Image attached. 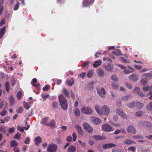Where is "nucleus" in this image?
Here are the masks:
<instances>
[{"label": "nucleus", "instance_id": "nucleus-1", "mask_svg": "<svg viewBox=\"0 0 152 152\" xmlns=\"http://www.w3.org/2000/svg\"><path fill=\"white\" fill-rule=\"evenodd\" d=\"M59 101L60 105L64 110H66L67 108V103L66 99L63 95L59 96Z\"/></svg>", "mask_w": 152, "mask_h": 152}, {"label": "nucleus", "instance_id": "nucleus-2", "mask_svg": "<svg viewBox=\"0 0 152 152\" xmlns=\"http://www.w3.org/2000/svg\"><path fill=\"white\" fill-rule=\"evenodd\" d=\"M57 150L58 146L56 144L54 143L49 144L47 149L48 152H56Z\"/></svg>", "mask_w": 152, "mask_h": 152}, {"label": "nucleus", "instance_id": "nucleus-3", "mask_svg": "<svg viewBox=\"0 0 152 152\" xmlns=\"http://www.w3.org/2000/svg\"><path fill=\"white\" fill-rule=\"evenodd\" d=\"M97 92L98 94L102 98L106 97V92L105 89L103 88H97Z\"/></svg>", "mask_w": 152, "mask_h": 152}, {"label": "nucleus", "instance_id": "nucleus-4", "mask_svg": "<svg viewBox=\"0 0 152 152\" xmlns=\"http://www.w3.org/2000/svg\"><path fill=\"white\" fill-rule=\"evenodd\" d=\"M81 111L83 113L85 114H91L93 112V110L90 107L86 106H83Z\"/></svg>", "mask_w": 152, "mask_h": 152}, {"label": "nucleus", "instance_id": "nucleus-5", "mask_svg": "<svg viewBox=\"0 0 152 152\" xmlns=\"http://www.w3.org/2000/svg\"><path fill=\"white\" fill-rule=\"evenodd\" d=\"M102 129L104 131L110 132L114 131L113 127L108 124H105L102 126Z\"/></svg>", "mask_w": 152, "mask_h": 152}, {"label": "nucleus", "instance_id": "nucleus-6", "mask_svg": "<svg viewBox=\"0 0 152 152\" xmlns=\"http://www.w3.org/2000/svg\"><path fill=\"white\" fill-rule=\"evenodd\" d=\"M84 129L90 133H92L93 132V128L87 123H84L83 124Z\"/></svg>", "mask_w": 152, "mask_h": 152}, {"label": "nucleus", "instance_id": "nucleus-7", "mask_svg": "<svg viewBox=\"0 0 152 152\" xmlns=\"http://www.w3.org/2000/svg\"><path fill=\"white\" fill-rule=\"evenodd\" d=\"M129 78L134 81H136L139 78V76L138 74L132 73L129 76Z\"/></svg>", "mask_w": 152, "mask_h": 152}, {"label": "nucleus", "instance_id": "nucleus-8", "mask_svg": "<svg viewBox=\"0 0 152 152\" xmlns=\"http://www.w3.org/2000/svg\"><path fill=\"white\" fill-rule=\"evenodd\" d=\"M143 125L145 129L148 128V130L150 132H152V124L149 122H145L143 123Z\"/></svg>", "mask_w": 152, "mask_h": 152}, {"label": "nucleus", "instance_id": "nucleus-9", "mask_svg": "<svg viewBox=\"0 0 152 152\" xmlns=\"http://www.w3.org/2000/svg\"><path fill=\"white\" fill-rule=\"evenodd\" d=\"M127 132L130 133L132 134H134L136 133V130L134 127L132 125H130L128 128L127 129Z\"/></svg>", "mask_w": 152, "mask_h": 152}, {"label": "nucleus", "instance_id": "nucleus-10", "mask_svg": "<svg viewBox=\"0 0 152 152\" xmlns=\"http://www.w3.org/2000/svg\"><path fill=\"white\" fill-rule=\"evenodd\" d=\"M94 0H84L83 2V6L84 7H87L92 3H93Z\"/></svg>", "mask_w": 152, "mask_h": 152}, {"label": "nucleus", "instance_id": "nucleus-11", "mask_svg": "<svg viewBox=\"0 0 152 152\" xmlns=\"http://www.w3.org/2000/svg\"><path fill=\"white\" fill-rule=\"evenodd\" d=\"M91 120L93 123L97 125L99 124L102 122V121L101 119L96 117L92 118Z\"/></svg>", "mask_w": 152, "mask_h": 152}, {"label": "nucleus", "instance_id": "nucleus-12", "mask_svg": "<svg viewBox=\"0 0 152 152\" xmlns=\"http://www.w3.org/2000/svg\"><path fill=\"white\" fill-rule=\"evenodd\" d=\"M75 128L77 130L78 133L81 136H83L84 134V132L82 128L78 125L75 126Z\"/></svg>", "mask_w": 152, "mask_h": 152}, {"label": "nucleus", "instance_id": "nucleus-13", "mask_svg": "<svg viewBox=\"0 0 152 152\" xmlns=\"http://www.w3.org/2000/svg\"><path fill=\"white\" fill-rule=\"evenodd\" d=\"M93 138L97 140H101L106 139V137L104 136H100L99 135H95L93 136Z\"/></svg>", "mask_w": 152, "mask_h": 152}, {"label": "nucleus", "instance_id": "nucleus-14", "mask_svg": "<svg viewBox=\"0 0 152 152\" xmlns=\"http://www.w3.org/2000/svg\"><path fill=\"white\" fill-rule=\"evenodd\" d=\"M103 67L105 69L109 71H112L113 69V65L110 63H108L107 65H104Z\"/></svg>", "mask_w": 152, "mask_h": 152}, {"label": "nucleus", "instance_id": "nucleus-15", "mask_svg": "<svg viewBox=\"0 0 152 152\" xmlns=\"http://www.w3.org/2000/svg\"><path fill=\"white\" fill-rule=\"evenodd\" d=\"M102 109H103V112L105 114H109L110 112V109L106 105L102 106Z\"/></svg>", "mask_w": 152, "mask_h": 152}, {"label": "nucleus", "instance_id": "nucleus-16", "mask_svg": "<svg viewBox=\"0 0 152 152\" xmlns=\"http://www.w3.org/2000/svg\"><path fill=\"white\" fill-rule=\"evenodd\" d=\"M116 146V145L112 143H108L103 145L102 147L104 149H107Z\"/></svg>", "mask_w": 152, "mask_h": 152}, {"label": "nucleus", "instance_id": "nucleus-17", "mask_svg": "<svg viewBox=\"0 0 152 152\" xmlns=\"http://www.w3.org/2000/svg\"><path fill=\"white\" fill-rule=\"evenodd\" d=\"M97 72L99 77H102L104 75V71L102 69L99 68L97 70Z\"/></svg>", "mask_w": 152, "mask_h": 152}, {"label": "nucleus", "instance_id": "nucleus-18", "mask_svg": "<svg viewBox=\"0 0 152 152\" xmlns=\"http://www.w3.org/2000/svg\"><path fill=\"white\" fill-rule=\"evenodd\" d=\"M126 105L128 107L130 108H133L136 107V102H129Z\"/></svg>", "mask_w": 152, "mask_h": 152}, {"label": "nucleus", "instance_id": "nucleus-19", "mask_svg": "<svg viewBox=\"0 0 152 152\" xmlns=\"http://www.w3.org/2000/svg\"><path fill=\"white\" fill-rule=\"evenodd\" d=\"M112 53L115 56H121L123 55L122 53L119 49H116L115 51H113L112 52Z\"/></svg>", "mask_w": 152, "mask_h": 152}, {"label": "nucleus", "instance_id": "nucleus-20", "mask_svg": "<svg viewBox=\"0 0 152 152\" xmlns=\"http://www.w3.org/2000/svg\"><path fill=\"white\" fill-rule=\"evenodd\" d=\"M128 68L130 69L129 70H127L126 69L124 70V73L126 74H128L132 73L134 71V69L131 66H128Z\"/></svg>", "mask_w": 152, "mask_h": 152}, {"label": "nucleus", "instance_id": "nucleus-21", "mask_svg": "<svg viewBox=\"0 0 152 152\" xmlns=\"http://www.w3.org/2000/svg\"><path fill=\"white\" fill-rule=\"evenodd\" d=\"M76 150V148L75 147L71 145L70 146L67 150L68 152H75Z\"/></svg>", "mask_w": 152, "mask_h": 152}, {"label": "nucleus", "instance_id": "nucleus-22", "mask_svg": "<svg viewBox=\"0 0 152 152\" xmlns=\"http://www.w3.org/2000/svg\"><path fill=\"white\" fill-rule=\"evenodd\" d=\"M124 144L130 145L132 143H135L136 142L130 140H126L124 142Z\"/></svg>", "mask_w": 152, "mask_h": 152}, {"label": "nucleus", "instance_id": "nucleus-23", "mask_svg": "<svg viewBox=\"0 0 152 152\" xmlns=\"http://www.w3.org/2000/svg\"><path fill=\"white\" fill-rule=\"evenodd\" d=\"M55 125V123L53 120H51L47 123V126L51 127H53Z\"/></svg>", "mask_w": 152, "mask_h": 152}, {"label": "nucleus", "instance_id": "nucleus-24", "mask_svg": "<svg viewBox=\"0 0 152 152\" xmlns=\"http://www.w3.org/2000/svg\"><path fill=\"white\" fill-rule=\"evenodd\" d=\"M66 83L69 86H72L74 83V79L72 78L70 79L67 80L66 81Z\"/></svg>", "mask_w": 152, "mask_h": 152}, {"label": "nucleus", "instance_id": "nucleus-25", "mask_svg": "<svg viewBox=\"0 0 152 152\" xmlns=\"http://www.w3.org/2000/svg\"><path fill=\"white\" fill-rule=\"evenodd\" d=\"M101 60H98L95 61L94 63L93 64V66L94 67L96 68L101 65L102 64Z\"/></svg>", "mask_w": 152, "mask_h": 152}, {"label": "nucleus", "instance_id": "nucleus-26", "mask_svg": "<svg viewBox=\"0 0 152 152\" xmlns=\"http://www.w3.org/2000/svg\"><path fill=\"white\" fill-rule=\"evenodd\" d=\"M42 141L41 138L39 137H37L35 138V144L36 145H38L39 143Z\"/></svg>", "mask_w": 152, "mask_h": 152}, {"label": "nucleus", "instance_id": "nucleus-27", "mask_svg": "<svg viewBox=\"0 0 152 152\" xmlns=\"http://www.w3.org/2000/svg\"><path fill=\"white\" fill-rule=\"evenodd\" d=\"M131 96V95L130 94H127L125 96H122L121 99L123 101H127L130 97Z\"/></svg>", "mask_w": 152, "mask_h": 152}, {"label": "nucleus", "instance_id": "nucleus-28", "mask_svg": "<svg viewBox=\"0 0 152 152\" xmlns=\"http://www.w3.org/2000/svg\"><path fill=\"white\" fill-rule=\"evenodd\" d=\"M142 76L146 77L151 79L152 78V74L151 73H145L142 75Z\"/></svg>", "mask_w": 152, "mask_h": 152}, {"label": "nucleus", "instance_id": "nucleus-29", "mask_svg": "<svg viewBox=\"0 0 152 152\" xmlns=\"http://www.w3.org/2000/svg\"><path fill=\"white\" fill-rule=\"evenodd\" d=\"M51 106L53 109L57 108L58 107V102L56 101H54L52 102Z\"/></svg>", "mask_w": 152, "mask_h": 152}, {"label": "nucleus", "instance_id": "nucleus-30", "mask_svg": "<svg viewBox=\"0 0 152 152\" xmlns=\"http://www.w3.org/2000/svg\"><path fill=\"white\" fill-rule=\"evenodd\" d=\"M143 106V104L141 102L138 101H136V107L138 109H140Z\"/></svg>", "mask_w": 152, "mask_h": 152}, {"label": "nucleus", "instance_id": "nucleus-31", "mask_svg": "<svg viewBox=\"0 0 152 152\" xmlns=\"http://www.w3.org/2000/svg\"><path fill=\"white\" fill-rule=\"evenodd\" d=\"M63 91L64 95L66 96L68 98L70 97V95L69 93L66 89L65 88H63Z\"/></svg>", "mask_w": 152, "mask_h": 152}, {"label": "nucleus", "instance_id": "nucleus-32", "mask_svg": "<svg viewBox=\"0 0 152 152\" xmlns=\"http://www.w3.org/2000/svg\"><path fill=\"white\" fill-rule=\"evenodd\" d=\"M111 86L113 89H116L119 87V85L118 83L113 82L111 83Z\"/></svg>", "mask_w": 152, "mask_h": 152}, {"label": "nucleus", "instance_id": "nucleus-33", "mask_svg": "<svg viewBox=\"0 0 152 152\" xmlns=\"http://www.w3.org/2000/svg\"><path fill=\"white\" fill-rule=\"evenodd\" d=\"M18 144V143L16 140H13L10 142V146L13 148H15Z\"/></svg>", "mask_w": 152, "mask_h": 152}, {"label": "nucleus", "instance_id": "nucleus-34", "mask_svg": "<svg viewBox=\"0 0 152 152\" xmlns=\"http://www.w3.org/2000/svg\"><path fill=\"white\" fill-rule=\"evenodd\" d=\"M3 0H0V15H1L3 10Z\"/></svg>", "mask_w": 152, "mask_h": 152}, {"label": "nucleus", "instance_id": "nucleus-35", "mask_svg": "<svg viewBox=\"0 0 152 152\" xmlns=\"http://www.w3.org/2000/svg\"><path fill=\"white\" fill-rule=\"evenodd\" d=\"M10 103L11 106L13 105L15 103L14 98L13 96H11L10 98Z\"/></svg>", "mask_w": 152, "mask_h": 152}, {"label": "nucleus", "instance_id": "nucleus-36", "mask_svg": "<svg viewBox=\"0 0 152 152\" xmlns=\"http://www.w3.org/2000/svg\"><path fill=\"white\" fill-rule=\"evenodd\" d=\"M94 74V71L93 70H91L89 71L87 73V75L88 77L90 78L92 77Z\"/></svg>", "mask_w": 152, "mask_h": 152}, {"label": "nucleus", "instance_id": "nucleus-37", "mask_svg": "<svg viewBox=\"0 0 152 152\" xmlns=\"http://www.w3.org/2000/svg\"><path fill=\"white\" fill-rule=\"evenodd\" d=\"M148 82V80L145 78L142 79L141 80V84L144 85H146Z\"/></svg>", "mask_w": 152, "mask_h": 152}, {"label": "nucleus", "instance_id": "nucleus-38", "mask_svg": "<svg viewBox=\"0 0 152 152\" xmlns=\"http://www.w3.org/2000/svg\"><path fill=\"white\" fill-rule=\"evenodd\" d=\"M48 118L47 117H45L43 118L41 121V123L44 125L45 126H47V123H46L47 121L48 120Z\"/></svg>", "mask_w": 152, "mask_h": 152}, {"label": "nucleus", "instance_id": "nucleus-39", "mask_svg": "<svg viewBox=\"0 0 152 152\" xmlns=\"http://www.w3.org/2000/svg\"><path fill=\"white\" fill-rule=\"evenodd\" d=\"M10 83L9 82L7 81L5 83V89L6 91L7 92H9L10 91Z\"/></svg>", "mask_w": 152, "mask_h": 152}, {"label": "nucleus", "instance_id": "nucleus-40", "mask_svg": "<svg viewBox=\"0 0 152 152\" xmlns=\"http://www.w3.org/2000/svg\"><path fill=\"white\" fill-rule=\"evenodd\" d=\"M23 104L24 105V107L27 110H28L31 107V106L30 104V103H28L24 102L23 103Z\"/></svg>", "mask_w": 152, "mask_h": 152}, {"label": "nucleus", "instance_id": "nucleus-41", "mask_svg": "<svg viewBox=\"0 0 152 152\" xmlns=\"http://www.w3.org/2000/svg\"><path fill=\"white\" fill-rule=\"evenodd\" d=\"M95 109L96 111L98 114H99L100 113H101L102 110H101L100 107L98 105H96L95 106Z\"/></svg>", "mask_w": 152, "mask_h": 152}, {"label": "nucleus", "instance_id": "nucleus-42", "mask_svg": "<svg viewBox=\"0 0 152 152\" xmlns=\"http://www.w3.org/2000/svg\"><path fill=\"white\" fill-rule=\"evenodd\" d=\"M112 152H124V151L122 149L117 148H113L112 150Z\"/></svg>", "mask_w": 152, "mask_h": 152}, {"label": "nucleus", "instance_id": "nucleus-43", "mask_svg": "<svg viewBox=\"0 0 152 152\" xmlns=\"http://www.w3.org/2000/svg\"><path fill=\"white\" fill-rule=\"evenodd\" d=\"M128 150L132 152H135L136 151V148L135 147L131 146L128 148Z\"/></svg>", "mask_w": 152, "mask_h": 152}, {"label": "nucleus", "instance_id": "nucleus-44", "mask_svg": "<svg viewBox=\"0 0 152 152\" xmlns=\"http://www.w3.org/2000/svg\"><path fill=\"white\" fill-rule=\"evenodd\" d=\"M111 79L115 82H117L118 80V78L117 76L115 75H113L111 76Z\"/></svg>", "mask_w": 152, "mask_h": 152}, {"label": "nucleus", "instance_id": "nucleus-45", "mask_svg": "<svg viewBox=\"0 0 152 152\" xmlns=\"http://www.w3.org/2000/svg\"><path fill=\"white\" fill-rule=\"evenodd\" d=\"M19 7V2L18 1L14 5L13 9L14 10H17Z\"/></svg>", "mask_w": 152, "mask_h": 152}, {"label": "nucleus", "instance_id": "nucleus-46", "mask_svg": "<svg viewBox=\"0 0 152 152\" xmlns=\"http://www.w3.org/2000/svg\"><path fill=\"white\" fill-rule=\"evenodd\" d=\"M120 59L122 62H124L126 63H129V61L128 59H126L124 57H121Z\"/></svg>", "mask_w": 152, "mask_h": 152}, {"label": "nucleus", "instance_id": "nucleus-47", "mask_svg": "<svg viewBox=\"0 0 152 152\" xmlns=\"http://www.w3.org/2000/svg\"><path fill=\"white\" fill-rule=\"evenodd\" d=\"M23 107H20L18 108L16 111V112L18 113H21L23 112Z\"/></svg>", "mask_w": 152, "mask_h": 152}, {"label": "nucleus", "instance_id": "nucleus-48", "mask_svg": "<svg viewBox=\"0 0 152 152\" xmlns=\"http://www.w3.org/2000/svg\"><path fill=\"white\" fill-rule=\"evenodd\" d=\"M22 96V92L21 91H18L17 94V97L18 99H21Z\"/></svg>", "mask_w": 152, "mask_h": 152}, {"label": "nucleus", "instance_id": "nucleus-49", "mask_svg": "<svg viewBox=\"0 0 152 152\" xmlns=\"http://www.w3.org/2000/svg\"><path fill=\"white\" fill-rule=\"evenodd\" d=\"M78 142L82 147L84 148H85L86 146V143L84 141L80 140L78 141Z\"/></svg>", "mask_w": 152, "mask_h": 152}, {"label": "nucleus", "instance_id": "nucleus-50", "mask_svg": "<svg viewBox=\"0 0 152 152\" xmlns=\"http://www.w3.org/2000/svg\"><path fill=\"white\" fill-rule=\"evenodd\" d=\"M21 134L19 133H16L14 137V138L17 140H19L20 139Z\"/></svg>", "mask_w": 152, "mask_h": 152}, {"label": "nucleus", "instance_id": "nucleus-51", "mask_svg": "<svg viewBox=\"0 0 152 152\" xmlns=\"http://www.w3.org/2000/svg\"><path fill=\"white\" fill-rule=\"evenodd\" d=\"M125 85L129 89H132L133 87L132 84L129 83L127 82Z\"/></svg>", "mask_w": 152, "mask_h": 152}, {"label": "nucleus", "instance_id": "nucleus-52", "mask_svg": "<svg viewBox=\"0 0 152 152\" xmlns=\"http://www.w3.org/2000/svg\"><path fill=\"white\" fill-rule=\"evenodd\" d=\"M6 27L5 26H4L3 28H1L0 30V33L3 35H4Z\"/></svg>", "mask_w": 152, "mask_h": 152}, {"label": "nucleus", "instance_id": "nucleus-53", "mask_svg": "<svg viewBox=\"0 0 152 152\" xmlns=\"http://www.w3.org/2000/svg\"><path fill=\"white\" fill-rule=\"evenodd\" d=\"M31 85L34 87L37 88L38 90H39L40 89V85L39 83H37V84H35L32 83Z\"/></svg>", "mask_w": 152, "mask_h": 152}, {"label": "nucleus", "instance_id": "nucleus-54", "mask_svg": "<svg viewBox=\"0 0 152 152\" xmlns=\"http://www.w3.org/2000/svg\"><path fill=\"white\" fill-rule=\"evenodd\" d=\"M50 88V87L49 85H46L42 88V90L44 91H48Z\"/></svg>", "mask_w": 152, "mask_h": 152}, {"label": "nucleus", "instance_id": "nucleus-55", "mask_svg": "<svg viewBox=\"0 0 152 152\" xmlns=\"http://www.w3.org/2000/svg\"><path fill=\"white\" fill-rule=\"evenodd\" d=\"M116 112L118 114H121L123 113V110L121 109L118 108L116 109Z\"/></svg>", "mask_w": 152, "mask_h": 152}, {"label": "nucleus", "instance_id": "nucleus-56", "mask_svg": "<svg viewBox=\"0 0 152 152\" xmlns=\"http://www.w3.org/2000/svg\"><path fill=\"white\" fill-rule=\"evenodd\" d=\"M72 136L73 137V141L74 142L77 139V136L75 132H74L73 133Z\"/></svg>", "mask_w": 152, "mask_h": 152}, {"label": "nucleus", "instance_id": "nucleus-57", "mask_svg": "<svg viewBox=\"0 0 152 152\" xmlns=\"http://www.w3.org/2000/svg\"><path fill=\"white\" fill-rule=\"evenodd\" d=\"M118 66L121 69L124 70H124L126 69V67L124 65L120 64H118Z\"/></svg>", "mask_w": 152, "mask_h": 152}, {"label": "nucleus", "instance_id": "nucleus-58", "mask_svg": "<svg viewBox=\"0 0 152 152\" xmlns=\"http://www.w3.org/2000/svg\"><path fill=\"white\" fill-rule=\"evenodd\" d=\"M75 114H80V111L79 109L76 108L74 110Z\"/></svg>", "mask_w": 152, "mask_h": 152}, {"label": "nucleus", "instance_id": "nucleus-59", "mask_svg": "<svg viewBox=\"0 0 152 152\" xmlns=\"http://www.w3.org/2000/svg\"><path fill=\"white\" fill-rule=\"evenodd\" d=\"M86 73L85 72H83L80 75V77L82 78H84L86 76Z\"/></svg>", "mask_w": 152, "mask_h": 152}, {"label": "nucleus", "instance_id": "nucleus-60", "mask_svg": "<svg viewBox=\"0 0 152 152\" xmlns=\"http://www.w3.org/2000/svg\"><path fill=\"white\" fill-rule=\"evenodd\" d=\"M133 138H136V139H142L143 138V137L142 136L140 135L134 136H133Z\"/></svg>", "mask_w": 152, "mask_h": 152}, {"label": "nucleus", "instance_id": "nucleus-61", "mask_svg": "<svg viewBox=\"0 0 152 152\" xmlns=\"http://www.w3.org/2000/svg\"><path fill=\"white\" fill-rule=\"evenodd\" d=\"M140 91V89L138 87H136L134 89L133 91L135 93H137Z\"/></svg>", "mask_w": 152, "mask_h": 152}, {"label": "nucleus", "instance_id": "nucleus-62", "mask_svg": "<svg viewBox=\"0 0 152 152\" xmlns=\"http://www.w3.org/2000/svg\"><path fill=\"white\" fill-rule=\"evenodd\" d=\"M30 141V139L28 137H27L24 141V143L26 144H28Z\"/></svg>", "mask_w": 152, "mask_h": 152}, {"label": "nucleus", "instance_id": "nucleus-63", "mask_svg": "<svg viewBox=\"0 0 152 152\" xmlns=\"http://www.w3.org/2000/svg\"><path fill=\"white\" fill-rule=\"evenodd\" d=\"M17 129L22 132H23L24 131V128H22L20 126H18L17 127Z\"/></svg>", "mask_w": 152, "mask_h": 152}, {"label": "nucleus", "instance_id": "nucleus-64", "mask_svg": "<svg viewBox=\"0 0 152 152\" xmlns=\"http://www.w3.org/2000/svg\"><path fill=\"white\" fill-rule=\"evenodd\" d=\"M149 107H148V109L149 110H152V102L149 103Z\"/></svg>", "mask_w": 152, "mask_h": 152}]
</instances>
